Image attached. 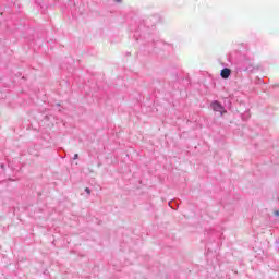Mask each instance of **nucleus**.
I'll return each instance as SVG.
<instances>
[{"label": "nucleus", "mask_w": 279, "mask_h": 279, "mask_svg": "<svg viewBox=\"0 0 279 279\" xmlns=\"http://www.w3.org/2000/svg\"><path fill=\"white\" fill-rule=\"evenodd\" d=\"M80 158V155L78 154H75L74 155V160H77Z\"/></svg>", "instance_id": "nucleus-4"}, {"label": "nucleus", "mask_w": 279, "mask_h": 279, "mask_svg": "<svg viewBox=\"0 0 279 279\" xmlns=\"http://www.w3.org/2000/svg\"><path fill=\"white\" fill-rule=\"evenodd\" d=\"M123 0H116V3H121Z\"/></svg>", "instance_id": "nucleus-5"}, {"label": "nucleus", "mask_w": 279, "mask_h": 279, "mask_svg": "<svg viewBox=\"0 0 279 279\" xmlns=\"http://www.w3.org/2000/svg\"><path fill=\"white\" fill-rule=\"evenodd\" d=\"M211 106L216 112H221L223 110V107H221L219 102H214Z\"/></svg>", "instance_id": "nucleus-2"}, {"label": "nucleus", "mask_w": 279, "mask_h": 279, "mask_svg": "<svg viewBox=\"0 0 279 279\" xmlns=\"http://www.w3.org/2000/svg\"><path fill=\"white\" fill-rule=\"evenodd\" d=\"M276 217H279V211H275Z\"/></svg>", "instance_id": "nucleus-6"}, {"label": "nucleus", "mask_w": 279, "mask_h": 279, "mask_svg": "<svg viewBox=\"0 0 279 279\" xmlns=\"http://www.w3.org/2000/svg\"><path fill=\"white\" fill-rule=\"evenodd\" d=\"M85 193H86L87 195H90V189L86 187V189H85Z\"/></svg>", "instance_id": "nucleus-3"}, {"label": "nucleus", "mask_w": 279, "mask_h": 279, "mask_svg": "<svg viewBox=\"0 0 279 279\" xmlns=\"http://www.w3.org/2000/svg\"><path fill=\"white\" fill-rule=\"evenodd\" d=\"M231 73H232V71L230 69L225 68L221 70L220 75H221L222 80H228V77H230Z\"/></svg>", "instance_id": "nucleus-1"}]
</instances>
